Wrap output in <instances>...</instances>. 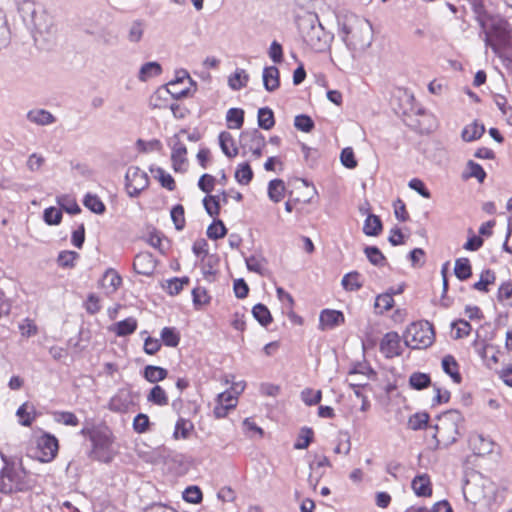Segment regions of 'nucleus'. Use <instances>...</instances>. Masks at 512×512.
I'll return each mask as SVG.
<instances>
[{
  "label": "nucleus",
  "mask_w": 512,
  "mask_h": 512,
  "mask_svg": "<svg viewBox=\"0 0 512 512\" xmlns=\"http://www.w3.org/2000/svg\"><path fill=\"white\" fill-rule=\"evenodd\" d=\"M203 205L206 212L211 217H216L220 213V196L208 195L203 199Z\"/></svg>",
  "instance_id": "51"
},
{
  "label": "nucleus",
  "mask_w": 512,
  "mask_h": 512,
  "mask_svg": "<svg viewBox=\"0 0 512 512\" xmlns=\"http://www.w3.org/2000/svg\"><path fill=\"white\" fill-rule=\"evenodd\" d=\"M394 305V299L391 293L380 294L376 297L375 308L380 313L390 310Z\"/></svg>",
  "instance_id": "56"
},
{
  "label": "nucleus",
  "mask_w": 512,
  "mask_h": 512,
  "mask_svg": "<svg viewBox=\"0 0 512 512\" xmlns=\"http://www.w3.org/2000/svg\"><path fill=\"white\" fill-rule=\"evenodd\" d=\"M237 405V396L231 391H225L218 395L217 404L214 407L213 413L216 418L226 417L230 409L235 408Z\"/></svg>",
  "instance_id": "13"
},
{
  "label": "nucleus",
  "mask_w": 512,
  "mask_h": 512,
  "mask_svg": "<svg viewBox=\"0 0 512 512\" xmlns=\"http://www.w3.org/2000/svg\"><path fill=\"white\" fill-rule=\"evenodd\" d=\"M193 429L194 425L190 420L179 418L175 424L173 437L174 439H187Z\"/></svg>",
  "instance_id": "35"
},
{
  "label": "nucleus",
  "mask_w": 512,
  "mask_h": 512,
  "mask_svg": "<svg viewBox=\"0 0 512 512\" xmlns=\"http://www.w3.org/2000/svg\"><path fill=\"white\" fill-rule=\"evenodd\" d=\"M183 499L192 504H198L202 500V492L197 486H189L183 492Z\"/></svg>",
  "instance_id": "58"
},
{
  "label": "nucleus",
  "mask_w": 512,
  "mask_h": 512,
  "mask_svg": "<svg viewBox=\"0 0 512 512\" xmlns=\"http://www.w3.org/2000/svg\"><path fill=\"white\" fill-rule=\"evenodd\" d=\"M156 177L158 178L161 185L168 189L169 191H173L175 189V181L173 177L166 173L164 169L158 167L156 170Z\"/></svg>",
  "instance_id": "63"
},
{
  "label": "nucleus",
  "mask_w": 512,
  "mask_h": 512,
  "mask_svg": "<svg viewBox=\"0 0 512 512\" xmlns=\"http://www.w3.org/2000/svg\"><path fill=\"white\" fill-rule=\"evenodd\" d=\"M145 22L143 20H134L128 30V40L132 43H138L144 34Z\"/></svg>",
  "instance_id": "46"
},
{
  "label": "nucleus",
  "mask_w": 512,
  "mask_h": 512,
  "mask_svg": "<svg viewBox=\"0 0 512 512\" xmlns=\"http://www.w3.org/2000/svg\"><path fill=\"white\" fill-rule=\"evenodd\" d=\"M137 329V320L133 317L126 318L122 321L117 322L114 327L112 328V331L117 336H127Z\"/></svg>",
  "instance_id": "27"
},
{
  "label": "nucleus",
  "mask_w": 512,
  "mask_h": 512,
  "mask_svg": "<svg viewBox=\"0 0 512 512\" xmlns=\"http://www.w3.org/2000/svg\"><path fill=\"white\" fill-rule=\"evenodd\" d=\"M345 322L344 314L338 310L324 309L319 317V329H333Z\"/></svg>",
  "instance_id": "15"
},
{
  "label": "nucleus",
  "mask_w": 512,
  "mask_h": 512,
  "mask_svg": "<svg viewBox=\"0 0 512 512\" xmlns=\"http://www.w3.org/2000/svg\"><path fill=\"white\" fill-rule=\"evenodd\" d=\"M249 81V75L244 69H236L234 74L230 75L228 78V85L229 87L234 90L238 91L245 87Z\"/></svg>",
  "instance_id": "30"
},
{
  "label": "nucleus",
  "mask_w": 512,
  "mask_h": 512,
  "mask_svg": "<svg viewBox=\"0 0 512 512\" xmlns=\"http://www.w3.org/2000/svg\"><path fill=\"white\" fill-rule=\"evenodd\" d=\"M294 126L303 132H310L314 128V122L308 115H297L294 120Z\"/></svg>",
  "instance_id": "62"
},
{
  "label": "nucleus",
  "mask_w": 512,
  "mask_h": 512,
  "mask_svg": "<svg viewBox=\"0 0 512 512\" xmlns=\"http://www.w3.org/2000/svg\"><path fill=\"white\" fill-rule=\"evenodd\" d=\"M257 120L259 127L264 130H270L275 125L273 111L268 107H263L258 110Z\"/></svg>",
  "instance_id": "37"
},
{
  "label": "nucleus",
  "mask_w": 512,
  "mask_h": 512,
  "mask_svg": "<svg viewBox=\"0 0 512 512\" xmlns=\"http://www.w3.org/2000/svg\"><path fill=\"white\" fill-rule=\"evenodd\" d=\"M462 421L463 417L457 410H449L439 416L438 423L435 425V437H438V442L445 446L455 443Z\"/></svg>",
  "instance_id": "6"
},
{
  "label": "nucleus",
  "mask_w": 512,
  "mask_h": 512,
  "mask_svg": "<svg viewBox=\"0 0 512 512\" xmlns=\"http://www.w3.org/2000/svg\"><path fill=\"white\" fill-rule=\"evenodd\" d=\"M10 43V29L6 14L0 8V51Z\"/></svg>",
  "instance_id": "44"
},
{
  "label": "nucleus",
  "mask_w": 512,
  "mask_h": 512,
  "mask_svg": "<svg viewBox=\"0 0 512 512\" xmlns=\"http://www.w3.org/2000/svg\"><path fill=\"white\" fill-rule=\"evenodd\" d=\"M160 336L163 343L168 347H176L180 342L179 333L174 327H164Z\"/></svg>",
  "instance_id": "47"
},
{
  "label": "nucleus",
  "mask_w": 512,
  "mask_h": 512,
  "mask_svg": "<svg viewBox=\"0 0 512 512\" xmlns=\"http://www.w3.org/2000/svg\"><path fill=\"white\" fill-rule=\"evenodd\" d=\"M341 285L345 291H358L363 286L361 274L357 271H352L345 274L341 280Z\"/></svg>",
  "instance_id": "24"
},
{
  "label": "nucleus",
  "mask_w": 512,
  "mask_h": 512,
  "mask_svg": "<svg viewBox=\"0 0 512 512\" xmlns=\"http://www.w3.org/2000/svg\"><path fill=\"white\" fill-rule=\"evenodd\" d=\"M247 269L259 275H265L267 272V261L259 255H252L245 259Z\"/></svg>",
  "instance_id": "31"
},
{
  "label": "nucleus",
  "mask_w": 512,
  "mask_h": 512,
  "mask_svg": "<svg viewBox=\"0 0 512 512\" xmlns=\"http://www.w3.org/2000/svg\"><path fill=\"white\" fill-rule=\"evenodd\" d=\"M403 338L407 347L426 349L434 342L435 333L432 324L428 321H418L406 328Z\"/></svg>",
  "instance_id": "5"
},
{
  "label": "nucleus",
  "mask_w": 512,
  "mask_h": 512,
  "mask_svg": "<svg viewBox=\"0 0 512 512\" xmlns=\"http://www.w3.org/2000/svg\"><path fill=\"white\" fill-rule=\"evenodd\" d=\"M480 488L482 489V494L479 496H475V499L473 500L476 502H484L485 504H490L494 499L496 495V487L493 483L489 481H484Z\"/></svg>",
  "instance_id": "40"
},
{
  "label": "nucleus",
  "mask_w": 512,
  "mask_h": 512,
  "mask_svg": "<svg viewBox=\"0 0 512 512\" xmlns=\"http://www.w3.org/2000/svg\"><path fill=\"white\" fill-rule=\"evenodd\" d=\"M300 31L304 42L317 53L330 48L333 35L324 29L317 15H310L300 21Z\"/></svg>",
  "instance_id": "3"
},
{
  "label": "nucleus",
  "mask_w": 512,
  "mask_h": 512,
  "mask_svg": "<svg viewBox=\"0 0 512 512\" xmlns=\"http://www.w3.org/2000/svg\"><path fill=\"white\" fill-rule=\"evenodd\" d=\"M168 375L165 368L154 365H147L143 371V377L150 383H157L164 380Z\"/></svg>",
  "instance_id": "26"
},
{
  "label": "nucleus",
  "mask_w": 512,
  "mask_h": 512,
  "mask_svg": "<svg viewBox=\"0 0 512 512\" xmlns=\"http://www.w3.org/2000/svg\"><path fill=\"white\" fill-rule=\"evenodd\" d=\"M83 204L86 208L96 214H103L106 209L102 200L97 195L90 193L84 197Z\"/></svg>",
  "instance_id": "43"
},
{
  "label": "nucleus",
  "mask_w": 512,
  "mask_h": 512,
  "mask_svg": "<svg viewBox=\"0 0 512 512\" xmlns=\"http://www.w3.org/2000/svg\"><path fill=\"white\" fill-rule=\"evenodd\" d=\"M226 121L229 129H240L244 123V110L230 108L226 113Z\"/></svg>",
  "instance_id": "32"
},
{
  "label": "nucleus",
  "mask_w": 512,
  "mask_h": 512,
  "mask_svg": "<svg viewBox=\"0 0 512 512\" xmlns=\"http://www.w3.org/2000/svg\"><path fill=\"white\" fill-rule=\"evenodd\" d=\"M219 144L222 152L229 158H234L238 154V148L235 146L234 139L229 132L223 131L219 134Z\"/></svg>",
  "instance_id": "22"
},
{
  "label": "nucleus",
  "mask_w": 512,
  "mask_h": 512,
  "mask_svg": "<svg viewBox=\"0 0 512 512\" xmlns=\"http://www.w3.org/2000/svg\"><path fill=\"white\" fill-rule=\"evenodd\" d=\"M79 257V254L74 251H62L60 252L57 262L58 265L64 268L73 267L75 260Z\"/></svg>",
  "instance_id": "61"
},
{
  "label": "nucleus",
  "mask_w": 512,
  "mask_h": 512,
  "mask_svg": "<svg viewBox=\"0 0 512 512\" xmlns=\"http://www.w3.org/2000/svg\"><path fill=\"white\" fill-rule=\"evenodd\" d=\"M227 233V229L221 220H215L207 228V236L210 239L217 240L223 238Z\"/></svg>",
  "instance_id": "52"
},
{
  "label": "nucleus",
  "mask_w": 512,
  "mask_h": 512,
  "mask_svg": "<svg viewBox=\"0 0 512 512\" xmlns=\"http://www.w3.org/2000/svg\"><path fill=\"white\" fill-rule=\"evenodd\" d=\"M381 231L382 223L380 218L376 215L370 214L364 222L363 232L367 236H377Z\"/></svg>",
  "instance_id": "36"
},
{
  "label": "nucleus",
  "mask_w": 512,
  "mask_h": 512,
  "mask_svg": "<svg viewBox=\"0 0 512 512\" xmlns=\"http://www.w3.org/2000/svg\"><path fill=\"white\" fill-rule=\"evenodd\" d=\"M496 280V275L494 271L490 269L483 270L480 274V279L476 283H474L473 288L480 292H488V286L493 284Z\"/></svg>",
  "instance_id": "39"
},
{
  "label": "nucleus",
  "mask_w": 512,
  "mask_h": 512,
  "mask_svg": "<svg viewBox=\"0 0 512 512\" xmlns=\"http://www.w3.org/2000/svg\"><path fill=\"white\" fill-rule=\"evenodd\" d=\"M442 368L455 383L459 384L462 381V377L459 373V365L453 356L446 355L442 359Z\"/></svg>",
  "instance_id": "25"
},
{
  "label": "nucleus",
  "mask_w": 512,
  "mask_h": 512,
  "mask_svg": "<svg viewBox=\"0 0 512 512\" xmlns=\"http://www.w3.org/2000/svg\"><path fill=\"white\" fill-rule=\"evenodd\" d=\"M27 119L37 125L46 126L55 123L56 118L45 109H33L28 111Z\"/></svg>",
  "instance_id": "21"
},
{
  "label": "nucleus",
  "mask_w": 512,
  "mask_h": 512,
  "mask_svg": "<svg viewBox=\"0 0 512 512\" xmlns=\"http://www.w3.org/2000/svg\"><path fill=\"white\" fill-rule=\"evenodd\" d=\"M494 442L482 434H472L469 437V446L477 456H485L493 452Z\"/></svg>",
  "instance_id": "16"
},
{
  "label": "nucleus",
  "mask_w": 512,
  "mask_h": 512,
  "mask_svg": "<svg viewBox=\"0 0 512 512\" xmlns=\"http://www.w3.org/2000/svg\"><path fill=\"white\" fill-rule=\"evenodd\" d=\"M285 184L281 179H274L269 182L268 185V196L270 200L277 203L280 202L284 197Z\"/></svg>",
  "instance_id": "33"
},
{
  "label": "nucleus",
  "mask_w": 512,
  "mask_h": 512,
  "mask_svg": "<svg viewBox=\"0 0 512 512\" xmlns=\"http://www.w3.org/2000/svg\"><path fill=\"white\" fill-rule=\"evenodd\" d=\"M54 420L66 426H77L79 419L77 416L69 411H56L53 413Z\"/></svg>",
  "instance_id": "50"
},
{
  "label": "nucleus",
  "mask_w": 512,
  "mask_h": 512,
  "mask_svg": "<svg viewBox=\"0 0 512 512\" xmlns=\"http://www.w3.org/2000/svg\"><path fill=\"white\" fill-rule=\"evenodd\" d=\"M150 420L144 413L137 414L133 419V429L136 433L142 434L149 430Z\"/></svg>",
  "instance_id": "57"
},
{
  "label": "nucleus",
  "mask_w": 512,
  "mask_h": 512,
  "mask_svg": "<svg viewBox=\"0 0 512 512\" xmlns=\"http://www.w3.org/2000/svg\"><path fill=\"white\" fill-rule=\"evenodd\" d=\"M162 72L161 65L158 62H147L141 66L138 74V79L142 82L160 75Z\"/></svg>",
  "instance_id": "28"
},
{
  "label": "nucleus",
  "mask_w": 512,
  "mask_h": 512,
  "mask_svg": "<svg viewBox=\"0 0 512 512\" xmlns=\"http://www.w3.org/2000/svg\"><path fill=\"white\" fill-rule=\"evenodd\" d=\"M184 134H186V130L181 129L168 142V145L172 150L171 161L173 169L176 172L184 171L186 169L185 166L187 162V148L185 143L182 141Z\"/></svg>",
  "instance_id": "9"
},
{
  "label": "nucleus",
  "mask_w": 512,
  "mask_h": 512,
  "mask_svg": "<svg viewBox=\"0 0 512 512\" xmlns=\"http://www.w3.org/2000/svg\"><path fill=\"white\" fill-rule=\"evenodd\" d=\"M240 144L245 153L257 147H265L266 140L257 129L245 130L240 134Z\"/></svg>",
  "instance_id": "14"
},
{
  "label": "nucleus",
  "mask_w": 512,
  "mask_h": 512,
  "mask_svg": "<svg viewBox=\"0 0 512 512\" xmlns=\"http://www.w3.org/2000/svg\"><path fill=\"white\" fill-rule=\"evenodd\" d=\"M115 437L108 427H98L91 435L92 450L90 457L103 463H110L116 451L113 447Z\"/></svg>",
  "instance_id": "4"
},
{
  "label": "nucleus",
  "mask_w": 512,
  "mask_h": 512,
  "mask_svg": "<svg viewBox=\"0 0 512 512\" xmlns=\"http://www.w3.org/2000/svg\"><path fill=\"white\" fill-rule=\"evenodd\" d=\"M43 218L48 225H58L62 220V212L55 207H49L44 210Z\"/></svg>",
  "instance_id": "59"
},
{
  "label": "nucleus",
  "mask_w": 512,
  "mask_h": 512,
  "mask_svg": "<svg viewBox=\"0 0 512 512\" xmlns=\"http://www.w3.org/2000/svg\"><path fill=\"white\" fill-rule=\"evenodd\" d=\"M58 440L51 434H43L37 440L34 458L42 463L51 462L58 453Z\"/></svg>",
  "instance_id": "8"
},
{
  "label": "nucleus",
  "mask_w": 512,
  "mask_h": 512,
  "mask_svg": "<svg viewBox=\"0 0 512 512\" xmlns=\"http://www.w3.org/2000/svg\"><path fill=\"white\" fill-rule=\"evenodd\" d=\"M57 204L67 213L75 215L80 213L81 208L74 197L70 195H59L56 198Z\"/></svg>",
  "instance_id": "34"
},
{
  "label": "nucleus",
  "mask_w": 512,
  "mask_h": 512,
  "mask_svg": "<svg viewBox=\"0 0 512 512\" xmlns=\"http://www.w3.org/2000/svg\"><path fill=\"white\" fill-rule=\"evenodd\" d=\"M429 421L427 413H416L409 418L408 425L413 430H419L426 427Z\"/></svg>",
  "instance_id": "60"
},
{
  "label": "nucleus",
  "mask_w": 512,
  "mask_h": 512,
  "mask_svg": "<svg viewBox=\"0 0 512 512\" xmlns=\"http://www.w3.org/2000/svg\"><path fill=\"white\" fill-rule=\"evenodd\" d=\"M313 439V430L308 427L301 429L297 441L294 443V448L297 450L306 449Z\"/></svg>",
  "instance_id": "53"
},
{
  "label": "nucleus",
  "mask_w": 512,
  "mask_h": 512,
  "mask_svg": "<svg viewBox=\"0 0 512 512\" xmlns=\"http://www.w3.org/2000/svg\"><path fill=\"white\" fill-rule=\"evenodd\" d=\"M380 351L386 358L399 356L402 352L399 334L393 331L386 333L380 342Z\"/></svg>",
  "instance_id": "11"
},
{
  "label": "nucleus",
  "mask_w": 512,
  "mask_h": 512,
  "mask_svg": "<svg viewBox=\"0 0 512 512\" xmlns=\"http://www.w3.org/2000/svg\"><path fill=\"white\" fill-rule=\"evenodd\" d=\"M485 132L483 124L474 121L473 123L464 127L461 137L465 142H472L479 139Z\"/></svg>",
  "instance_id": "23"
},
{
  "label": "nucleus",
  "mask_w": 512,
  "mask_h": 512,
  "mask_svg": "<svg viewBox=\"0 0 512 512\" xmlns=\"http://www.w3.org/2000/svg\"><path fill=\"white\" fill-rule=\"evenodd\" d=\"M340 160L346 168L354 169L357 166L354 151L351 147H346L342 150Z\"/></svg>",
  "instance_id": "64"
},
{
  "label": "nucleus",
  "mask_w": 512,
  "mask_h": 512,
  "mask_svg": "<svg viewBox=\"0 0 512 512\" xmlns=\"http://www.w3.org/2000/svg\"><path fill=\"white\" fill-rule=\"evenodd\" d=\"M126 191L130 197H137L149 185L146 172L138 167H130L125 175Z\"/></svg>",
  "instance_id": "10"
},
{
  "label": "nucleus",
  "mask_w": 512,
  "mask_h": 512,
  "mask_svg": "<svg viewBox=\"0 0 512 512\" xmlns=\"http://www.w3.org/2000/svg\"><path fill=\"white\" fill-rule=\"evenodd\" d=\"M156 268V260L149 252L138 253L133 262V269L137 274L151 276Z\"/></svg>",
  "instance_id": "12"
},
{
  "label": "nucleus",
  "mask_w": 512,
  "mask_h": 512,
  "mask_svg": "<svg viewBox=\"0 0 512 512\" xmlns=\"http://www.w3.org/2000/svg\"><path fill=\"white\" fill-rule=\"evenodd\" d=\"M253 178V171L248 163H241L235 171V179L241 185H248Z\"/></svg>",
  "instance_id": "45"
},
{
  "label": "nucleus",
  "mask_w": 512,
  "mask_h": 512,
  "mask_svg": "<svg viewBox=\"0 0 512 512\" xmlns=\"http://www.w3.org/2000/svg\"><path fill=\"white\" fill-rule=\"evenodd\" d=\"M253 317L262 325L268 326L272 322V316L269 309L261 304H256L252 309Z\"/></svg>",
  "instance_id": "42"
},
{
  "label": "nucleus",
  "mask_w": 512,
  "mask_h": 512,
  "mask_svg": "<svg viewBox=\"0 0 512 512\" xmlns=\"http://www.w3.org/2000/svg\"><path fill=\"white\" fill-rule=\"evenodd\" d=\"M189 283L188 277L172 278L166 281L165 289L170 295H177Z\"/></svg>",
  "instance_id": "49"
},
{
  "label": "nucleus",
  "mask_w": 512,
  "mask_h": 512,
  "mask_svg": "<svg viewBox=\"0 0 512 512\" xmlns=\"http://www.w3.org/2000/svg\"><path fill=\"white\" fill-rule=\"evenodd\" d=\"M3 467L0 471V493L12 494L26 492L36 486V478L28 472L21 460L8 458L1 454Z\"/></svg>",
  "instance_id": "1"
},
{
  "label": "nucleus",
  "mask_w": 512,
  "mask_h": 512,
  "mask_svg": "<svg viewBox=\"0 0 512 512\" xmlns=\"http://www.w3.org/2000/svg\"><path fill=\"white\" fill-rule=\"evenodd\" d=\"M364 253L368 258L369 262L375 266H384L386 258L383 253L375 246H367L364 249Z\"/></svg>",
  "instance_id": "48"
},
{
  "label": "nucleus",
  "mask_w": 512,
  "mask_h": 512,
  "mask_svg": "<svg viewBox=\"0 0 512 512\" xmlns=\"http://www.w3.org/2000/svg\"><path fill=\"white\" fill-rule=\"evenodd\" d=\"M455 276L459 280H467L472 275V269L468 258H458L454 267Z\"/></svg>",
  "instance_id": "38"
},
{
  "label": "nucleus",
  "mask_w": 512,
  "mask_h": 512,
  "mask_svg": "<svg viewBox=\"0 0 512 512\" xmlns=\"http://www.w3.org/2000/svg\"><path fill=\"white\" fill-rule=\"evenodd\" d=\"M31 22L39 33H51L53 30L52 19L44 10L33 9Z\"/></svg>",
  "instance_id": "17"
},
{
  "label": "nucleus",
  "mask_w": 512,
  "mask_h": 512,
  "mask_svg": "<svg viewBox=\"0 0 512 512\" xmlns=\"http://www.w3.org/2000/svg\"><path fill=\"white\" fill-rule=\"evenodd\" d=\"M490 26L485 22V28H481L485 46L491 48L495 54H499V47L507 43L509 39V24L502 18L491 17Z\"/></svg>",
  "instance_id": "7"
},
{
  "label": "nucleus",
  "mask_w": 512,
  "mask_h": 512,
  "mask_svg": "<svg viewBox=\"0 0 512 512\" xmlns=\"http://www.w3.org/2000/svg\"><path fill=\"white\" fill-rule=\"evenodd\" d=\"M340 34L347 47L354 52L365 51L372 42L368 23L362 22L354 16L340 23Z\"/></svg>",
  "instance_id": "2"
},
{
  "label": "nucleus",
  "mask_w": 512,
  "mask_h": 512,
  "mask_svg": "<svg viewBox=\"0 0 512 512\" xmlns=\"http://www.w3.org/2000/svg\"><path fill=\"white\" fill-rule=\"evenodd\" d=\"M263 85L268 92H273L280 85V73L276 66H268L263 69Z\"/></svg>",
  "instance_id": "19"
},
{
  "label": "nucleus",
  "mask_w": 512,
  "mask_h": 512,
  "mask_svg": "<svg viewBox=\"0 0 512 512\" xmlns=\"http://www.w3.org/2000/svg\"><path fill=\"white\" fill-rule=\"evenodd\" d=\"M122 284V277L113 268L105 271L101 278V287L105 290L106 294L115 293Z\"/></svg>",
  "instance_id": "18"
},
{
  "label": "nucleus",
  "mask_w": 512,
  "mask_h": 512,
  "mask_svg": "<svg viewBox=\"0 0 512 512\" xmlns=\"http://www.w3.org/2000/svg\"><path fill=\"white\" fill-rule=\"evenodd\" d=\"M414 493L420 497H428L432 494L430 478L427 474L417 475L411 483Z\"/></svg>",
  "instance_id": "20"
},
{
  "label": "nucleus",
  "mask_w": 512,
  "mask_h": 512,
  "mask_svg": "<svg viewBox=\"0 0 512 512\" xmlns=\"http://www.w3.org/2000/svg\"><path fill=\"white\" fill-rule=\"evenodd\" d=\"M322 399V392L320 390H313L305 388L301 392V400L308 406L317 405Z\"/></svg>",
  "instance_id": "54"
},
{
  "label": "nucleus",
  "mask_w": 512,
  "mask_h": 512,
  "mask_svg": "<svg viewBox=\"0 0 512 512\" xmlns=\"http://www.w3.org/2000/svg\"><path fill=\"white\" fill-rule=\"evenodd\" d=\"M430 377L428 374L416 372L413 373L409 378L411 387L417 390L424 389L430 385Z\"/></svg>",
  "instance_id": "55"
},
{
  "label": "nucleus",
  "mask_w": 512,
  "mask_h": 512,
  "mask_svg": "<svg viewBox=\"0 0 512 512\" xmlns=\"http://www.w3.org/2000/svg\"><path fill=\"white\" fill-rule=\"evenodd\" d=\"M147 401L158 406H165L169 399L166 391L161 386L155 385L147 395Z\"/></svg>",
  "instance_id": "41"
},
{
  "label": "nucleus",
  "mask_w": 512,
  "mask_h": 512,
  "mask_svg": "<svg viewBox=\"0 0 512 512\" xmlns=\"http://www.w3.org/2000/svg\"><path fill=\"white\" fill-rule=\"evenodd\" d=\"M484 2L485 0H471L472 11L480 28H485V22L492 17L488 14Z\"/></svg>",
  "instance_id": "29"
}]
</instances>
